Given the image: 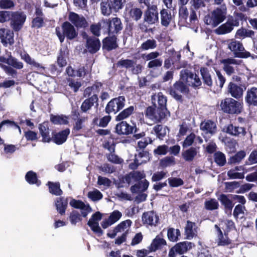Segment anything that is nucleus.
<instances>
[{"instance_id":"obj_10","label":"nucleus","mask_w":257,"mask_h":257,"mask_svg":"<svg viewBox=\"0 0 257 257\" xmlns=\"http://www.w3.org/2000/svg\"><path fill=\"white\" fill-rule=\"evenodd\" d=\"M125 102V99L124 96H119L113 98L106 105L105 108L106 113L113 112L116 113L124 106Z\"/></svg>"},{"instance_id":"obj_55","label":"nucleus","mask_w":257,"mask_h":257,"mask_svg":"<svg viewBox=\"0 0 257 257\" xmlns=\"http://www.w3.org/2000/svg\"><path fill=\"white\" fill-rule=\"evenodd\" d=\"M136 64V62L130 59H120L117 63V65L126 69L132 68Z\"/></svg>"},{"instance_id":"obj_4","label":"nucleus","mask_w":257,"mask_h":257,"mask_svg":"<svg viewBox=\"0 0 257 257\" xmlns=\"http://www.w3.org/2000/svg\"><path fill=\"white\" fill-rule=\"evenodd\" d=\"M220 107L224 112L238 114L242 109V103L232 98H226L221 101Z\"/></svg>"},{"instance_id":"obj_8","label":"nucleus","mask_w":257,"mask_h":257,"mask_svg":"<svg viewBox=\"0 0 257 257\" xmlns=\"http://www.w3.org/2000/svg\"><path fill=\"white\" fill-rule=\"evenodd\" d=\"M26 15L23 12H12L11 26L15 31H20L23 27L26 20Z\"/></svg>"},{"instance_id":"obj_3","label":"nucleus","mask_w":257,"mask_h":257,"mask_svg":"<svg viewBox=\"0 0 257 257\" xmlns=\"http://www.w3.org/2000/svg\"><path fill=\"white\" fill-rule=\"evenodd\" d=\"M226 44L234 57L247 58L251 56L250 53L245 50L242 43L239 41L235 39L228 40L226 42Z\"/></svg>"},{"instance_id":"obj_16","label":"nucleus","mask_w":257,"mask_h":257,"mask_svg":"<svg viewBox=\"0 0 257 257\" xmlns=\"http://www.w3.org/2000/svg\"><path fill=\"white\" fill-rule=\"evenodd\" d=\"M144 20L150 25L155 24L159 21L157 6L153 5L147 9L144 16Z\"/></svg>"},{"instance_id":"obj_34","label":"nucleus","mask_w":257,"mask_h":257,"mask_svg":"<svg viewBox=\"0 0 257 257\" xmlns=\"http://www.w3.org/2000/svg\"><path fill=\"white\" fill-rule=\"evenodd\" d=\"M98 97L96 94H93L91 97L86 99L82 103L81 108L83 112H86L90 109L94 103H97Z\"/></svg>"},{"instance_id":"obj_29","label":"nucleus","mask_w":257,"mask_h":257,"mask_svg":"<svg viewBox=\"0 0 257 257\" xmlns=\"http://www.w3.org/2000/svg\"><path fill=\"white\" fill-rule=\"evenodd\" d=\"M228 91L233 97L238 99L242 97L243 92L242 87L230 82L228 85Z\"/></svg>"},{"instance_id":"obj_31","label":"nucleus","mask_w":257,"mask_h":257,"mask_svg":"<svg viewBox=\"0 0 257 257\" xmlns=\"http://www.w3.org/2000/svg\"><path fill=\"white\" fill-rule=\"evenodd\" d=\"M160 17L161 25L168 27L172 19L171 11L167 9H162L160 12Z\"/></svg>"},{"instance_id":"obj_59","label":"nucleus","mask_w":257,"mask_h":257,"mask_svg":"<svg viewBox=\"0 0 257 257\" xmlns=\"http://www.w3.org/2000/svg\"><path fill=\"white\" fill-rule=\"evenodd\" d=\"M26 179L30 184H37L39 186L40 184L37 179L36 174L33 171L28 172L25 176Z\"/></svg>"},{"instance_id":"obj_21","label":"nucleus","mask_w":257,"mask_h":257,"mask_svg":"<svg viewBox=\"0 0 257 257\" xmlns=\"http://www.w3.org/2000/svg\"><path fill=\"white\" fill-rule=\"evenodd\" d=\"M142 221L144 224L156 226L159 223V217L155 212H146L142 215Z\"/></svg>"},{"instance_id":"obj_14","label":"nucleus","mask_w":257,"mask_h":257,"mask_svg":"<svg viewBox=\"0 0 257 257\" xmlns=\"http://www.w3.org/2000/svg\"><path fill=\"white\" fill-rule=\"evenodd\" d=\"M115 132L119 135H128L133 133H136L137 127L136 125H131L125 121L118 123L115 127Z\"/></svg>"},{"instance_id":"obj_22","label":"nucleus","mask_w":257,"mask_h":257,"mask_svg":"<svg viewBox=\"0 0 257 257\" xmlns=\"http://www.w3.org/2000/svg\"><path fill=\"white\" fill-rule=\"evenodd\" d=\"M108 25V33L109 35H115L122 29V25L120 19L115 17L109 19L107 23Z\"/></svg>"},{"instance_id":"obj_5","label":"nucleus","mask_w":257,"mask_h":257,"mask_svg":"<svg viewBox=\"0 0 257 257\" xmlns=\"http://www.w3.org/2000/svg\"><path fill=\"white\" fill-rule=\"evenodd\" d=\"M63 33H61L59 28H56V33L60 41L62 43L66 37L68 39L72 40L76 38L77 36L74 26L69 22H65L62 25Z\"/></svg>"},{"instance_id":"obj_57","label":"nucleus","mask_w":257,"mask_h":257,"mask_svg":"<svg viewBox=\"0 0 257 257\" xmlns=\"http://www.w3.org/2000/svg\"><path fill=\"white\" fill-rule=\"evenodd\" d=\"M214 161L220 166H223L226 163V158L224 154L218 152L214 154Z\"/></svg>"},{"instance_id":"obj_47","label":"nucleus","mask_w":257,"mask_h":257,"mask_svg":"<svg viewBox=\"0 0 257 257\" xmlns=\"http://www.w3.org/2000/svg\"><path fill=\"white\" fill-rule=\"evenodd\" d=\"M50 120L55 124H67L68 123V117L63 115H51Z\"/></svg>"},{"instance_id":"obj_27","label":"nucleus","mask_w":257,"mask_h":257,"mask_svg":"<svg viewBox=\"0 0 257 257\" xmlns=\"http://www.w3.org/2000/svg\"><path fill=\"white\" fill-rule=\"evenodd\" d=\"M245 101L249 105L257 106V87L253 86L247 89Z\"/></svg>"},{"instance_id":"obj_58","label":"nucleus","mask_w":257,"mask_h":257,"mask_svg":"<svg viewBox=\"0 0 257 257\" xmlns=\"http://www.w3.org/2000/svg\"><path fill=\"white\" fill-rule=\"evenodd\" d=\"M153 131L160 139H162L166 135V128L160 124L155 125L153 128Z\"/></svg>"},{"instance_id":"obj_2","label":"nucleus","mask_w":257,"mask_h":257,"mask_svg":"<svg viewBox=\"0 0 257 257\" xmlns=\"http://www.w3.org/2000/svg\"><path fill=\"white\" fill-rule=\"evenodd\" d=\"M226 11L225 6L216 8L205 17V23L212 27H216L225 19Z\"/></svg>"},{"instance_id":"obj_30","label":"nucleus","mask_w":257,"mask_h":257,"mask_svg":"<svg viewBox=\"0 0 257 257\" xmlns=\"http://www.w3.org/2000/svg\"><path fill=\"white\" fill-rule=\"evenodd\" d=\"M200 129L205 134H209L212 135L216 133L217 127L214 122L208 120L201 122Z\"/></svg>"},{"instance_id":"obj_36","label":"nucleus","mask_w":257,"mask_h":257,"mask_svg":"<svg viewBox=\"0 0 257 257\" xmlns=\"http://www.w3.org/2000/svg\"><path fill=\"white\" fill-rule=\"evenodd\" d=\"M68 54V50L66 47H63L61 48L57 58V63L60 67H62L66 65L67 62L66 59Z\"/></svg>"},{"instance_id":"obj_26","label":"nucleus","mask_w":257,"mask_h":257,"mask_svg":"<svg viewBox=\"0 0 257 257\" xmlns=\"http://www.w3.org/2000/svg\"><path fill=\"white\" fill-rule=\"evenodd\" d=\"M122 216V213L118 210H114L112 212L108 218L101 222V226L103 228H106L118 221Z\"/></svg>"},{"instance_id":"obj_15","label":"nucleus","mask_w":257,"mask_h":257,"mask_svg":"<svg viewBox=\"0 0 257 257\" xmlns=\"http://www.w3.org/2000/svg\"><path fill=\"white\" fill-rule=\"evenodd\" d=\"M184 81L180 79L173 85V88L170 90V94L176 100H179L181 99V95L177 94V92L182 93H187L189 91L188 86L184 84Z\"/></svg>"},{"instance_id":"obj_33","label":"nucleus","mask_w":257,"mask_h":257,"mask_svg":"<svg viewBox=\"0 0 257 257\" xmlns=\"http://www.w3.org/2000/svg\"><path fill=\"white\" fill-rule=\"evenodd\" d=\"M185 232L187 239H192L197 233L195 223L187 221L185 227Z\"/></svg>"},{"instance_id":"obj_7","label":"nucleus","mask_w":257,"mask_h":257,"mask_svg":"<svg viewBox=\"0 0 257 257\" xmlns=\"http://www.w3.org/2000/svg\"><path fill=\"white\" fill-rule=\"evenodd\" d=\"M167 109L157 107H148L146 111V116L154 122L161 121L166 116Z\"/></svg>"},{"instance_id":"obj_11","label":"nucleus","mask_w":257,"mask_h":257,"mask_svg":"<svg viewBox=\"0 0 257 257\" xmlns=\"http://www.w3.org/2000/svg\"><path fill=\"white\" fill-rule=\"evenodd\" d=\"M192 243L188 241H183L177 243L169 250L168 255L169 257H175L177 254H182L190 249Z\"/></svg>"},{"instance_id":"obj_28","label":"nucleus","mask_w":257,"mask_h":257,"mask_svg":"<svg viewBox=\"0 0 257 257\" xmlns=\"http://www.w3.org/2000/svg\"><path fill=\"white\" fill-rule=\"evenodd\" d=\"M152 101L154 106L166 109L167 98L162 92L152 95Z\"/></svg>"},{"instance_id":"obj_19","label":"nucleus","mask_w":257,"mask_h":257,"mask_svg":"<svg viewBox=\"0 0 257 257\" xmlns=\"http://www.w3.org/2000/svg\"><path fill=\"white\" fill-rule=\"evenodd\" d=\"M223 130L227 134L234 137H242L246 134V130L244 127L232 123L225 126Z\"/></svg>"},{"instance_id":"obj_64","label":"nucleus","mask_w":257,"mask_h":257,"mask_svg":"<svg viewBox=\"0 0 257 257\" xmlns=\"http://www.w3.org/2000/svg\"><path fill=\"white\" fill-rule=\"evenodd\" d=\"M169 185L172 187H177L183 184V181L179 178L171 177L168 179Z\"/></svg>"},{"instance_id":"obj_56","label":"nucleus","mask_w":257,"mask_h":257,"mask_svg":"<svg viewBox=\"0 0 257 257\" xmlns=\"http://www.w3.org/2000/svg\"><path fill=\"white\" fill-rule=\"evenodd\" d=\"M88 197L93 201H97L102 199L103 195L97 189L90 191L87 194Z\"/></svg>"},{"instance_id":"obj_51","label":"nucleus","mask_w":257,"mask_h":257,"mask_svg":"<svg viewBox=\"0 0 257 257\" xmlns=\"http://www.w3.org/2000/svg\"><path fill=\"white\" fill-rule=\"evenodd\" d=\"M167 235L170 241H177L178 240V237L180 235V232L178 229L170 228L168 230Z\"/></svg>"},{"instance_id":"obj_52","label":"nucleus","mask_w":257,"mask_h":257,"mask_svg":"<svg viewBox=\"0 0 257 257\" xmlns=\"http://www.w3.org/2000/svg\"><path fill=\"white\" fill-rule=\"evenodd\" d=\"M134 111V107L133 106H131L129 107L124 109L122 111L119 113L116 116V120H121L128 117L130 115L132 114Z\"/></svg>"},{"instance_id":"obj_17","label":"nucleus","mask_w":257,"mask_h":257,"mask_svg":"<svg viewBox=\"0 0 257 257\" xmlns=\"http://www.w3.org/2000/svg\"><path fill=\"white\" fill-rule=\"evenodd\" d=\"M101 214L99 212H97L92 215L87 223L91 230L98 236H101L103 234V231L98 224V221L101 220Z\"/></svg>"},{"instance_id":"obj_44","label":"nucleus","mask_w":257,"mask_h":257,"mask_svg":"<svg viewBox=\"0 0 257 257\" xmlns=\"http://www.w3.org/2000/svg\"><path fill=\"white\" fill-rule=\"evenodd\" d=\"M67 201L64 198H58L56 201V206L57 211L61 215L64 214L67 206Z\"/></svg>"},{"instance_id":"obj_46","label":"nucleus","mask_w":257,"mask_h":257,"mask_svg":"<svg viewBox=\"0 0 257 257\" xmlns=\"http://www.w3.org/2000/svg\"><path fill=\"white\" fill-rule=\"evenodd\" d=\"M142 14V10L138 8H132L128 12L130 19L136 21H139L141 18Z\"/></svg>"},{"instance_id":"obj_35","label":"nucleus","mask_w":257,"mask_h":257,"mask_svg":"<svg viewBox=\"0 0 257 257\" xmlns=\"http://www.w3.org/2000/svg\"><path fill=\"white\" fill-rule=\"evenodd\" d=\"M215 228L217 230L218 239L217 242L218 245L225 246L230 243V240L226 235V234H223L222 231L220 228L217 225H215Z\"/></svg>"},{"instance_id":"obj_32","label":"nucleus","mask_w":257,"mask_h":257,"mask_svg":"<svg viewBox=\"0 0 257 257\" xmlns=\"http://www.w3.org/2000/svg\"><path fill=\"white\" fill-rule=\"evenodd\" d=\"M69 134L70 130L67 128L55 135L53 138V140L56 144L61 145L66 141Z\"/></svg>"},{"instance_id":"obj_42","label":"nucleus","mask_w":257,"mask_h":257,"mask_svg":"<svg viewBox=\"0 0 257 257\" xmlns=\"http://www.w3.org/2000/svg\"><path fill=\"white\" fill-rule=\"evenodd\" d=\"M132 223V221L129 219L122 221L115 227V231L117 233L124 232L123 233H127Z\"/></svg>"},{"instance_id":"obj_49","label":"nucleus","mask_w":257,"mask_h":257,"mask_svg":"<svg viewBox=\"0 0 257 257\" xmlns=\"http://www.w3.org/2000/svg\"><path fill=\"white\" fill-rule=\"evenodd\" d=\"M245 208L242 205H237L234 209L233 215L236 219H242L244 216Z\"/></svg>"},{"instance_id":"obj_24","label":"nucleus","mask_w":257,"mask_h":257,"mask_svg":"<svg viewBox=\"0 0 257 257\" xmlns=\"http://www.w3.org/2000/svg\"><path fill=\"white\" fill-rule=\"evenodd\" d=\"M0 39L4 46L7 44L12 45L14 43V33L9 29L1 28L0 29Z\"/></svg>"},{"instance_id":"obj_62","label":"nucleus","mask_w":257,"mask_h":257,"mask_svg":"<svg viewBox=\"0 0 257 257\" xmlns=\"http://www.w3.org/2000/svg\"><path fill=\"white\" fill-rule=\"evenodd\" d=\"M257 164V149L253 150L249 154L247 160L245 162V165H250Z\"/></svg>"},{"instance_id":"obj_43","label":"nucleus","mask_w":257,"mask_h":257,"mask_svg":"<svg viewBox=\"0 0 257 257\" xmlns=\"http://www.w3.org/2000/svg\"><path fill=\"white\" fill-rule=\"evenodd\" d=\"M198 153L197 149L195 148L191 147L182 153V157L186 161H192Z\"/></svg>"},{"instance_id":"obj_50","label":"nucleus","mask_w":257,"mask_h":257,"mask_svg":"<svg viewBox=\"0 0 257 257\" xmlns=\"http://www.w3.org/2000/svg\"><path fill=\"white\" fill-rule=\"evenodd\" d=\"M157 47V42L154 39H148L144 42L141 46V49L143 50L154 49Z\"/></svg>"},{"instance_id":"obj_37","label":"nucleus","mask_w":257,"mask_h":257,"mask_svg":"<svg viewBox=\"0 0 257 257\" xmlns=\"http://www.w3.org/2000/svg\"><path fill=\"white\" fill-rule=\"evenodd\" d=\"M166 244V240L159 236H157L153 240L150 246V250L151 251H155L160 249Z\"/></svg>"},{"instance_id":"obj_39","label":"nucleus","mask_w":257,"mask_h":257,"mask_svg":"<svg viewBox=\"0 0 257 257\" xmlns=\"http://www.w3.org/2000/svg\"><path fill=\"white\" fill-rule=\"evenodd\" d=\"M39 129L40 133L43 137V141L44 142H49L51 139L49 136L48 124L46 122H44L39 124Z\"/></svg>"},{"instance_id":"obj_1","label":"nucleus","mask_w":257,"mask_h":257,"mask_svg":"<svg viewBox=\"0 0 257 257\" xmlns=\"http://www.w3.org/2000/svg\"><path fill=\"white\" fill-rule=\"evenodd\" d=\"M146 175L144 171H134L126 175L124 177L125 181L128 184H135L131 187L132 193L144 192L149 185V182L145 179Z\"/></svg>"},{"instance_id":"obj_20","label":"nucleus","mask_w":257,"mask_h":257,"mask_svg":"<svg viewBox=\"0 0 257 257\" xmlns=\"http://www.w3.org/2000/svg\"><path fill=\"white\" fill-rule=\"evenodd\" d=\"M0 62L6 63L12 67L20 69L23 67V63L17 59L12 56L11 52L6 51L5 56H0Z\"/></svg>"},{"instance_id":"obj_54","label":"nucleus","mask_w":257,"mask_h":257,"mask_svg":"<svg viewBox=\"0 0 257 257\" xmlns=\"http://www.w3.org/2000/svg\"><path fill=\"white\" fill-rule=\"evenodd\" d=\"M204 205L205 208L209 210L217 209L219 206L218 202L215 199L206 200Z\"/></svg>"},{"instance_id":"obj_45","label":"nucleus","mask_w":257,"mask_h":257,"mask_svg":"<svg viewBox=\"0 0 257 257\" xmlns=\"http://www.w3.org/2000/svg\"><path fill=\"white\" fill-rule=\"evenodd\" d=\"M116 39V38L115 35H112L111 37L106 38L103 40L104 47L108 50L115 48L117 47Z\"/></svg>"},{"instance_id":"obj_40","label":"nucleus","mask_w":257,"mask_h":257,"mask_svg":"<svg viewBox=\"0 0 257 257\" xmlns=\"http://www.w3.org/2000/svg\"><path fill=\"white\" fill-rule=\"evenodd\" d=\"M200 71L204 83L208 86H211L213 84V81L208 69L204 67H201Z\"/></svg>"},{"instance_id":"obj_13","label":"nucleus","mask_w":257,"mask_h":257,"mask_svg":"<svg viewBox=\"0 0 257 257\" xmlns=\"http://www.w3.org/2000/svg\"><path fill=\"white\" fill-rule=\"evenodd\" d=\"M242 62L241 60L235 59L234 58H228L221 60L224 71L228 75L234 73L236 66L239 65Z\"/></svg>"},{"instance_id":"obj_60","label":"nucleus","mask_w":257,"mask_h":257,"mask_svg":"<svg viewBox=\"0 0 257 257\" xmlns=\"http://www.w3.org/2000/svg\"><path fill=\"white\" fill-rule=\"evenodd\" d=\"M227 175L230 179H241L244 177L243 172H238L232 169L228 171Z\"/></svg>"},{"instance_id":"obj_53","label":"nucleus","mask_w":257,"mask_h":257,"mask_svg":"<svg viewBox=\"0 0 257 257\" xmlns=\"http://www.w3.org/2000/svg\"><path fill=\"white\" fill-rule=\"evenodd\" d=\"M48 184L49 187V192L51 193L56 195H61L62 191L60 189L59 183L49 182Z\"/></svg>"},{"instance_id":"obj_6","label":"nucleus","mask_w":257,"mask_h":257,"mask_svg":"<svg viewBox=\"0 0 257 257\" xmlns=\"http://www.w3.org/2000/svg\"><path fill=\"white\" fill-rule=\"evenodd\" d=\"M180 77L181 80L192 87L197 88L202 84L199 76L187 69L182 70L180 73Z\"/></svg>"},{"instance_id":"obj_61","label":"nucleus","mask_w":257,"mask_h":257,"mask_svg":"<svg viewBox=\"0 0 257 257\" xmlns=\"http://www.w3.org/2000/svg\"><path fill=\"white\" fill-rule=\"evenodd\" d=\"M72 115L74 119H76V118H78V119L74 126V128L77 131H78L82 127V123L86 120V118H78L79 113L77 112L76 111L73 112Z\"/></svg>"},{"instance_id":"obj_12","label":"nucleus","mask_w":257,"mask_h":257,"mask_svg":"<svg viewBox=\"0 0 257 257\" xmlns=\"http://www.w3.org/2000/svg\"><path fill=\"white\" fill-rule=\"evenodd\" d=\"M82 36L86 40V47L89 52L95 53L99 50L101 44L98 38L89 37L85 32L82 33Z\"/></svg>"},{"instance_id":"obj_48","label":"nucleus","mask_w":257,"mask_h":257,"mask_svg":"<svg viewBox=\"0 0 257 257\" xmlns=\"http://www.w3.org/2000/svg\"><path fill=\"white\" fill-rule=\"evenodd\" d=\"M246 156V153L243 151L237 152L235 155L230 157L228 160V163L235 164L239 163Z\"/></svg>"},{"instance_id":"obj_41","label":"nucleus","mask_w":257,"mask_h":257,"mask_svg":"<svg viewBox=\"0 0 257 257\" xmlns=\"http://www.w3.org/2000/svg\"><path fill=\"white\" fill-rule=\"evenodd\" d=\"M232 195H225L221 194L218 197V200L220 201L221 204L224 205L225 208L231 210L233 207V204L231 200V197Z\"/></svg>"},{"instance_id":"obj_9","label":"nucleus","mask_w":257,"mask_h":257,"mask_svg":"<svg viewBox=\"0 0 257 257\" xmlns=\"http://www.w3.org/2000/svg\"><path fill=\"white\" fill-rule=\"evenodd\" d=\"M160 55L159 52L154 51L148 54H143L142 57L145 61H149L147 65L148 68H155L160 67L162 65V60L161 59H157Z\"/></svg>"},{"instance_id":"obj_18","label":"nucleus","mask_w":257,"mask_h":257,"mask_svg":"<svg viewBox=\"0 0 257 257\" xmlns=\"http://www.w3.org/2000/svg\"><path fill=\"white\" fill-rule=\"evenodd\" d=\"M238 25V22L233 18L228 20L224 24L221 25L215 30V33L218 35H223L231 32L234 27Z\"/></svg>"},{"instance_id":"obj_25","label":"nucleus","mask_w":257,"mask_h":257,"mask_svg":"<svg viewBox=\"0 0 257 257\" xmlns=\"http://www.w3.org/2000/svg\"><path fill=\"white\" fill-rule=\"evenodd\" d=\"M149 160L148 153L143 151L139 153L138 155H135V161L129 165V168L132 170H135L137 168L139 165L146 163Z\"/></svg>"},{"instance_id":"obj_63","label":"nucleus","mask_w":257,"mask_h":257,"mask_svg":"<svg viewBox=\"0 0 257 257\" xmlns=\"http://www.w3.org/2000/svg\"><path fill=\"white\" fill-rule=\"evenodd\" d=\"M22 58L25 60L26 63L32 65L36 68H41L42 69L44 68V67L41 66L39 63L35 62L34 60H33L27 54H25L22 55Z\"/></svg>"},{"instance_id":"obj_23","label":"nucleus","mask_w":257,"mask_h":257,"mask_svg":"<svg viewBox=\"0 0 257 257\" xmlns=\"http://www.w3.org/2000/svg\"><path fill=\"white\" fill-rule=\"evenodd\" d=\"M69 21L77 28H85L88 23L82 16H79L74 12H70L69 15Z\"/></svg>"},{"instance_id":"obj_38","label":"nucleus","mask_w":257,"mask_h":257,"mask_svg":"<svg viewBox=\"0 0 257 257\" xmlns=\"http://www.w3.org/2000/svg\"><path fill=\"white\" fill-rule=\"evenodd\" d=\"M254 36V32L249 29L240 28L238 29L235 34V37L238 39H244L246 37L252 38Z\"/></svg>"}]
</instances>
